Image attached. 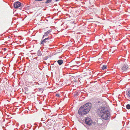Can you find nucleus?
I'll list each match as a JSON object with an SVG mask.
<instances>
[{
    "label": "nucleus",
    "instance_id": "1",
    "mask_svg": "<svg viewBox=\"0 0 130 130\" xmlns=\"http://www.w3.org/2000/svg\"><path fill=\"white\" fill-rule=\"evenodd\" d=\"M99 115L102 119L107 120L109 118L110 113L109 111L105 110V108L101 107L98 109Z\"/></svg>",
    "mask_w": 130,
    "mask_h": 130
},
{
    "label": "nucleus",
    "instance_id": "2",
    "mask_svg": "<svg viewBox=\"0 0 130 130\" xmlns=\"http://www.w3.org/2000/svg\"><path fill=\"white\" fill-rule=\"evenodd\" d=\"M89 111V103H88L82 106L78 110V114L80 115H84L87 114Z\"/></svg>",
    "mask_w": 130,
    "mask_h": 130
},
{
    "label": "nucleus",
    "instance_id": "3",
    "mask_svg": "<svg viewBox=\"0 0 130 130\" xmlns=\"http://www.w3.org/2000/svg\"><path fill=\"white\" fill-rule=\"evenodd\" d=\"M85 122L86 124V125H85V126L87 129H89V117L86 118Z\"/></svg>",
    "mask_w": 130,
    "mask_h": 130
},
{
    "label": "nucleus",
    "instance_id": "4",
    "mask_svg": "<svg viewBox=\"0 0 130 130\" xmlns=\"http://www.w3.org/2000/svg\"><path fill=\"white\" fill-rule=\"evenodd\" d=\"M90 126L92 125L93 126H95L97 124V121L96 120H92V119L90 118Z\"/></svg>",
    "mask_w": 130,
    "mask_h": 130
},
{
    "label": "nucleus",
    "instance_id": "5",
    "mask_svg": "<svg viewBox=\"0 0 130 130\" xmlns=\"http://www.w3.org/2000/svg\"><path fill=\"white\" fill-rule=\"evenodd\" d=\"M128 69V66L126 64H124L121 68L120 70L123 71H126Z\"/></svg>",
    "mask_w": 130,
    "mask_h": 130
},
{
    "label": "nucleus",
    "instance_id": "6",
    "mask_svg": "<svg viewBox=\"0 0 130 130\" xmlns=\"http://www.w3.org/2000/svg\"><path fill=\"white\" fill-rule=\"evenodd\" d=\"M21 5V3L20 2L18 1L15 3L14 5V6L15 8H17L19 7Z\"/></svg>",
    "mask_w": 130,
    "mask_h": 130
},
{
    "label": "nucleus",
    "instance_id": "7",
    "mask_svg": "<svg viewBox=\"0 0 130 130\" xmlns=\"http://www.w3.org/2000/svg\"><path fill=\"white\" fill-rule=\"evenodd\" d=\"M50 39V38L48 37L47 38H46L44 39L40 43L42 44H44V42H46L47 41H48Z\"/></svg>",
    "mask_w": 130,
    "mask_h": 130
},
{
    "label": "nucleus",
    "instance_id": "8",
    "mask_svg": "<svg viewBox=\"0 0 130 130\" xmlns=\"http://www.w3.org/2000/svg\"><path fill=\"white\" fill-rule=\"evenodd\" d=\"M57 62L58 64L60 65L62 64L63 62V60H58L57 61Z\"/></svg>",
    "mask_w": 130,
    "mask_h": 130
},
{
    "label": "nucleus",
    "instance_id": "9",
    "mask_svg": "<svg viewBox=\"0 0 130 130\" xmlns=\"http://www.w3.org/2000/svg\"><path fill=\"white\" fill-rule=\"evenodd\" d=\"M107 66L106 65H104L102 66L101 67V68L103 70L106 69H107Z\"/></svg>",
    "mask_w": 130,
    "mask_h": 130
},
{
    "label": "nucleus",
    "instance_id": "10",
    "mask_svg": "<svg viewBox=\"0 0 130 130\" xmlns=\"http://www.w3.org/2000/svg\"><path fill=\"white\" fill-rule=\"evenodd\" d=\"M42 55L41 53L40 50L38 51V55L39 56H41Z\"/></svg>",
    "mask_w": 130,
    "mask_h": 130
},
{
    "label": "nucleus",
    "instance_id": "11",
    "mask_svg": "<svg viewBox=\"0 0 130 130\" xmlns=\"http://www.w3.org/2000/svg\"><path fill=\"white\" fill-rule=\"evenodd\" d=\"M127 97L128 98L130 99V90L127 93Z\"/></svg>",
    "mask_w": 130,
    "mask_h": 130
},
{
    "label": "nucleus",
    "instance_id": "12",
    "mask_svg": "<svg viewBox=\"0 0 130 130\" xmlns=\"http://www.w3.org/2000/svg\"><path fill=\"white\" fill-rule=\"evenodd\" d=\"M126 108L128 109H130V105L129 104H127L126 106Z\"/></svg>",
    "mask_w": 130,
    "mask_h": 130
},
{
    "label": "nucleus",
    "instance_id": "13",
    "mask_svg": "<svg viewBox=\"0 0 130 130\" xmlns=\"http://www.w3.org/2000/svg\"><path fill=\"white\" fill-rule=\"evenodd\" d=\"M48 35V34L46 32L45 33L43 36V38H44L45 37H46Z\"/></svg>",
    "mask_w": 130,
    "mask_h": 130
},
{
    "label": "nucleus",
    "instance_id": "14",
    "mask_svg": "<svg viewBox=\"0 0 130 130\" xmlns=\"http://www.w3.org/2000/svg\"><path fill=\"white\" fill-rule=\"evenodd\" d=\"M51 2V0H47L45 2L46 3H47Z\"/></svg>",
    "mask_w": 130,
    "mask_h": 130
},
{
    "label": "nucleus",
    "instance_id": "15",
    "mask_svg": "<svg viewBox=\"0 0 130 130\" xmlns=\"http://www.w3.org/2000/svg\"><path fill=\"white\" fill-rule=\"evenodd\" d=\"M51 31V30H48L46 32V33H47L48 34H49L50 32Z\"/></svg>",
    "mask_w": 130,
    "mask_h": 130
},
{
    "label": "nucleus",
    "instance_id": "16",
    "mask_svg": "<svg viewBox=\"0 0 130 130\" xmlns=\"http://www.w3.org/2000/svg\"><path fill=\"white\" fill-rule=\"evenodd\" d=\"M56 96L57 97H59L60 96L59 94H56Z\"/></svg>",
    "mask_w": 130,
    "mask_h": 130
},
{
    "label": "nucleus",
    "instance_id": "17",
    "mask_svg": "<svg viewBox=\"0 0 130 130\" xmlns=\"http://www.w3.org/2000/svg\"><path fill=\"white\" fill-rule=\"evenodd\" d=\"M90 104H91V103H90ZM90 108H91V107H90Z\"/></svg>",
    "mask_w": 130,
    "mask_h": 130
}]
</instances>
